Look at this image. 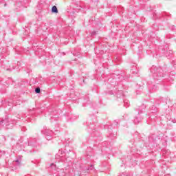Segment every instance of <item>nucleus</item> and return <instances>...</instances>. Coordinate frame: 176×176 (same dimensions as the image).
Segmentation results:
<instances>
[{
  "mask_svg": "<svg viewBox=\"0 0 176 176\" xmlns=\"http://www.w3.org/2000/svg\"><path fill=\"white\" fill-rule=\"evenodd\" d=\"M52 13H58V10L56 6H54L52 8Z\"/></svg>",
  "mask_w": 176,
  "mask_h": 176,
  "instance_id": "obj_1",
  "label": "nucleus"
},
{
  "mask_svg": "<svg viewBox=\"0 0 176 176\" xmlns=\"http://www.w3.org/2000/svg\"><path fill=\"white\" fill-rule=\"evenodd\" d=\"M36 93H41V88L38 87L35 89Z\"/></svg>",
  "mask_w": 176,
  "mask_h": 176,
  "instance_id": "obj_2",
  "label": "nucleus"
}]
</instances>
